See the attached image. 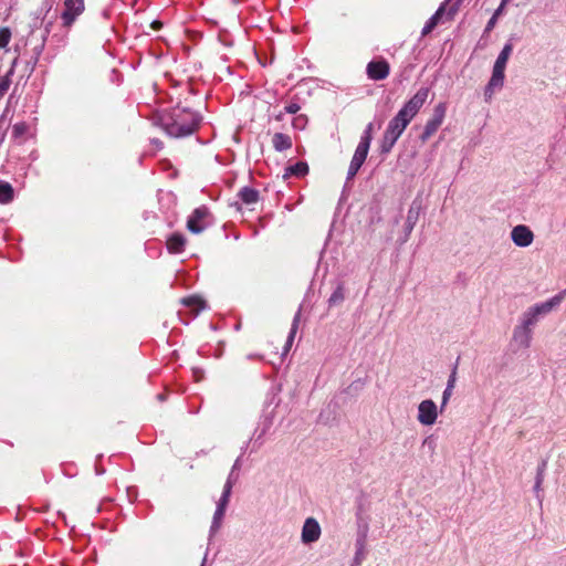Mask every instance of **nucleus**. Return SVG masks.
<instances>
[{
	"label": "nucleus",
	"instance_id": "nucleus-25",
	"mask_svg": "<svg viewBox=\"0 0 566 566\" xmlns=\"http://www.w3.org/2000/svg\"><path fill=\"white\" fill-rule=\"evenodd\" d=\"M399 139V137L395 136L394 134L385 130L381 143H380V153L381 154H388L395 146L396 142Z\"/></svg>",
	"mask_w": 566,
	"mask_h": 566
},
{
	"label": "nucleus",
	"instance_id": "nucleus-35",
	"mask_svg": "<svg viewBox=\"0 0 566 566\" xmlns=\"http://www.w3.org/2000/svg\"><path fill=\"white\" fill-rule=\"evenodd\" d=\"M228 503H229V497L221 496V499L219 500V503H218V507H217V509H219L220 513H224Z\"/></svg>",
	"mask_w": 566,
	"mask_h": 566
},
{
	"label": "nucleus",
	"instance_id": "nucleus-30",
	"mask_svg": "<svg viewBox=\"0 0 566 566\" xmlns=\"http://www.w3.org/2000/svg\"><path fill=\"white\" fill-rule=\"evenodd\" d=\"M455 369L453 370V373L451 374L450 376V379H449V382H448V387L446 388L444 392H443V398H442V406H441V411L443 410V407L446 406L450 395H451V390L454 386V382H455Z\"/></svg>",
	"mask_w": 566,
	"mask_h": 566
},
{
	"label": "nucleus",
	"instance_id": "nucleus-22",
	"mask_svg": "<svg viewBox=\"0 0 566 566\" xmlns=\"http://www.w3.org/2000/svg\"><path fill=\"white\" fill-rule=\"evenodd\" d=\"M17 63H18V57H15L12 61L11 67L9 69V71L3 76L0 77V99L7 94V92L10 88V85L12 82L11 77L14 74V69H15Z\"/></svg>",
	"mask_w": 566,
	"mask_h": 566
},
{
	"label": "nucleus",
	"instance_id": "nucleus-7",
	"mask_svg": "<svg viewBox=\"0 0 566 566\" xmlns=\"http://www.w3.org/2000/svg\"><path fill=\"white\" fill-rule=\"evenodd\" d=\"M210 212L206 206L196 208L187 220V229L195 234L203 232L207 228L205 220L209 217Z\"/></svg>",
	"mask_w": 566,
	"mask_h": 566
},
{
	"label": "nucleus",
	"instance_id": "nucleus-40",
	"mask_svg": "<svg viewBox=\"0 0 566 566\" xmlns=\"http://www.w3.org/2000/svg\"><path fill=\"white\" fill-rule=\"evenodd\" d=\"M503 9L504 8H501V4H500L499 8L496 9L495 13H494L495 18L502 12Z\"/></svg>",
	"mask_w": 566,
	"mask_h": 566
},
{
	"label": "nucleus",
	"instance_id": "nucleus-2",
	"mask_svg": "<svg viewBox=\"0 0 566 566\" xmlns=\"http://www.w3.org/2000/svg\"><path fill=\"white\" fill-rule=\"evenodd\" d=\"M429 95L427 87H421L417 93L401 107L394 118L390 119L386 128L387 132L400 137L410 122L424 105Z\"/></svg>",
	"mask_w": 566,
	"mask_h": 566
},
{
	"label": "nucleus",
	"instance_id": "nucleus-41",
	"mask_svg": "<svg viewBox=\"0 0 566 566\" xmlns=\"http://www.w3.org/2000/svg\"><path fill=\"white\" fill-rule=\"evenodd\" d=\"M509 1H510V0H502V1H501V8H504V7H505V4H506Z\"/></svg>",
	"mask_w": 566,
	"mask_h": 566
},
{
	"label": "nucleus",
	"instance_id": "nucleus-5",
	"mask_svg": "<svg viewBox=\"0 0 566 566\" xmlns=\"http://www.w3.org/2000/svg\"><path fill=\"white\" fill-rule=\"evenodd\" d=\"M84 0H64L63 11L61 13L62 24L70 28L75 20L84 12Z\"/></svg>",
	"mask_w": 566,
	"mask_h": 566
},
{
	"label": "nucleus",
	"instance_id": "nucleus-21",
	"mask_svg": "<svg viewBox=\"0 0 566 566\" xmlns=\"http://www.w3.org/2000/svg\"><path fill=\"white\" fill-rule=\"evenodd\" d=\"M308 174V165L305 161H297L294 165H291L285 168V172L283 175L284 178H287L290 176L295 177H304Z\"/></svg>",
	"mask_w": 566,
	"mask_h": 566
},
{
	"label": "nucleus",
	"instance_id": "nucleus-12",
	"mask_svg": "<svg viewBox=\"0 0 566 566\" xmlns=\"http://www.w3.org/2000/svg\"><path fill=\"white\" fill-rule=\"evenodd\" d=\"M368 151L369 147L365 145V143L358 144L348 167L347 180L353 179L357 175V172L359 171L360 167L363 166L367 158Z\"/></svg>",
	"mask_w": 566,
	"mask_h": 566
},
{
	"label": "nucleus",
	"instance_id": "nucleus-28",
	"mask_svg": "<svg viewBox=\"0 0 566 566\" xmlns=\"http://www.w3.org/2000/svg\"><path fill=\"white\" fill-rule=\"evenodd\" d=\"M298 322H300V314H296L293 319V324H292V327H291V331H290V334H289V337L286 340V345H285L286 352L291 348V346L293 344L294 337H295L297 328H298Z\"/></svg>",
	"mask_w": 566,
	"mask_h": 566
},
{
	"label": "nucleus",
	"instance_id": "nucleus-8",
	"mask_svg": "<svg viewBox=\"0 0 566 566\" xmlns=\"http://www.w3.org/2000/svg\"><path fill=\"white\" fill-rule=\"evenodd\" d=\"M438 417L437 405L431 399H426L419 403L418 421L423 426H431Z\"/></svg>",
	"mask_w": 566,
	"mask_h": 566
},
{
	"label": "nucleus",
	"instance_id": "nucleus-26",
	"mask_svg": "<svg viewBox=\"0 0 566 566\" xmlns=\"http://www.w3.org/2000/svg\"><path fill=\"white\" fill-rule=\"evenodd\" d=\"M13 188L12 186L7 182L0 180V203L7 205L13 200Z\"/></svg>",
	"mask_w": 566,
	"mask_h": 566
},
{
	"label": "nucleus",
	"instance_id": "nucleus-37",
	"mask_svg": "<svg viewBox=\"0 0 566 566\" xmlns=\"http://www.w3.org/2000/svg\"><path fill=\"white\" fill-rule=\"evenodd\" d=\"M150 25L154 30H160L163 28V23L158 20L153 21Z\"/></svg>",
	"mask_w": 566,
	"mask_h": 566
},
{
	"label": "nucleus",
	"instance_id": "nucleus-38",
	"mask_svg": "<svg viewBox=\"0 0 566 566\" xmlns=\"http://www.w3.org/2000/svg\"><path fill=\"white\" fill-rule=\"evenodd\" d=\"M223 515H224V513H220L219 509H217L214 512V522L221 520Z\"/></svg>",
	"mask_w": 566,
	"mask_h": 566
},
{
	"label": "nucleus",
	"instance_id": "nucleus-32",
	"mask_svg": "<svg viewBox=\"0 0 566 566\" xmlns=\"http://www.w3.org/2000/svg\"><path fill=\"white\" fill-rule=\"evenodd\" d=\"M28 132V125L24 122L15 123L12 127L13 138H20Z\"/></svg>",
	"mask_w": 566,
	"mask_h": 566
},
{
	"label": "nucleus",
	"instance_id": "nucleus-29",
	"mask_svg": "<svg viewBox=\"0 0 566 566\" xmlns=\"http://www.w3.org/2000/svg\"><path fill=\"white\" fill-rule=\"evenodd\" d=\"M12 32L8 27L0 28V49H6L11 41Z\"/></svg>",
	"mask_w": 566,
	"mask_h": 566
},
{
	"label": "nucleus",
	"instance_id": "nucleus-33",
	"mask_svg": "<svg viewBox=\"0 0 566 566\" xmlns=\"http://www.w3.org/2000/svg\"><path fill=\"white\" fill-rule=\"evenodd\" d=\"M373 128H374L373 123H369L367 125L363 136L360 137V142L359 143H365V145L370 147V144H371V140H373Z\"/></svg>",
	"mask_w": 566,
	"mask_h": 566
},
{
	"label": "nucleus",
	"instance_id": "nucleus-16",
	"mask_svg": "<svg viewBox=\"0 0 566 566\" xmlns=\"http://www.w3.org/2000/svg\"><path fill=\"white\" fill-rule=\"evenodd\" d=\"M321 536V526L314 517L305 520L302 528V542L304 544H311L318 541Z\"/></svg>",
	"mask_w": 566,
	"mask_h": 566
},
{
	"label": "nucleus",
	"instance_id": "nucleus-17",
	"mask_svg": "<svg viewBox=\"0 0 566 566\" xmlns=\"http://www.w3.org/2000/svg\"><path fill=\"white\" fill-rule=\"evenodd\" d=\"M504 71L493 66L492 76L485 87L484 96L490 101L495 91L501 90L504 85Z\"/></svg>",
	"mask_w": 566,
	"mask_h": 566
},
{
	"label": "nucleus",
	"instance_id": "nucleus-1",
	"mask_svg": "<svg viewBox=\"0 0 566 566\" xmlns=\"http://www.w3.org/2000/svg\"><path fill=\"white\" fill-rule=\"evenodd\" d=\"M200 120L198 113L179 105L163 112L158 118L163 130L176 138L193 134L199 128Z\"/></svg>",
	"mask_w": 566,
	"mask_h": 566
},
{
	"label": "nucleus",
	"instance_id": "nucleus-10",
	"mask_svg": "<svg viewBox=\"0 0 566 566\" xmlns=\"http://www.w3.org/2000/svg\"><path fill=\"white\" fill-rule=\"evenodd\" d=\"M368 151L369 147L365 145V143L358 144L348 167L347 180L353 179L357 175V172L359 171L360 167L363 166L367 158Z\"/></svg>",
	"mask_w": 566,
	"mask_h": 566
},
{
	"label": "nucleus",
	"instance_id": "nucleus-27",
	"mask_svg": "<svg viewBox=\"0 0 566 566\" xmlns=\"http://www.w3.org/2000/svg\"><path fill=\"white\" fill-rule=\"evenodd\" d=\"M545 470H546V461H543V462L537 467V471H536V478H535L534 491H535L537 494L542 491V484H543V482H544Z\"/></svg>",
	"mask_w": 566,
	"mask_h": 566
},
{
	"label": "nucleus",
	"instance_id": "nucleus-6",
	"mask_svg": "<svg viewBox=\"0 0 566 566\" xmlns=\"http://www.w3.org/2000/svg\"><path fill=\"white\" fill-rule=\"evenodd\" d=\"M446 105L443 103H439L434 109L432 117L427 122L423 133L420 135V139L422 143H426L441 126L446 116Z\"/></svg>",
	"mask_w": 566,
	"mask_h": 566
},
{
	"label": "nucleus",
	"instance_id": "nucleus-4",
	"mask_svg": "<svg viewBox=\"0 0 566 566\" xmlns=\"http://www.w3.org/2000/svg\"><path fill=\"white\" fill-rule=\"evenodd\" d=\"M449 1L450 0H448L446 3H443L437 10V12L427 21V23L423 27L422 32H421L422 35L429 34L440 22H444V21L454 19L457 11H458L457 6H458L459 1L455 0L452 4H450L449 9L447 10Z\"/></svg>",
	"mask_w": 566,
	"mask_h": 566
},
{
	"label": "nucleus",
	"instance_id": "nucleus-39",
	"mask_svg": "<svg viewBox=\"0 0 566 566\" xmlns=\"http://www.w3.org/2000/svg\"><path fill=\"white\" fill-rule=\"evenodd\" d=\"M495 19H496V18H495V15H493V17L491 18V20H490V21H489V23H488V28H489V29L494 24Z\"/></svg>",
	"mask_w": 566,
	"mask_h": 566
},
{
	"label": "nucleus",
	"instance_id": "nucleus-20",
	"mask_svg": "<svg viewBox=\"0 0 566 566\" xmlns=\"http://www.w3.org/2000/svg\"><path fill=\"white\" fill-rule=\"evenodd\" d=\"M238 197L241 201L248 206L254 205L259 201L260 193L256 189L251 187H243L238 192Z\"/></svg>",
	"mask_w": 566,
	"mask_h": 566
},
{
	"label": "nucleus",
	"instance_id": "nucleus-11",
	"mask_svg": "<svg viewBox=\"0 0 566 566\" xmlns=\"http://www.w3.org/2000/svg\"><path fill=\"white\" fill-rule=\"evenodd\" d=\"M368 151L369 147L365 145V143L358 144L348 167L347 180L353 179L357 175V172L359 171L360 167L363 166L367 158Z\"/></svg>",
	"mask_w": 566,
	"mask_h": 566
},
{
	"label": "nucleus",
	"instance_id": "nucleus-36",
	"mask_svg": "<svg viewBox=\"0 0 566 566\" xmlns=\"http://www.w3.org/2000/svg\"><path fill=\"white\" fill-rule=\"evenodd\" d=\"M232 483L230 480H228L227 483L224 484L222 496L230 497Z\"/></svg>",
	"mask_w": 566,
	"mask_h": 566
},
{
	"label": "nucleus",
	"instance_id": "nucleus-18",
	"mask_svg": "<svg viewBox=\"0 0 566 566\" xmlns=\"http://www.w3.org/2000/svg\"><path fill=\"white\" fill-rule=\"evenodd\" d=\"M186 238L181 234V233H172L168 239H167V249L170 253H181L184 250H185V245H186Z\"/></svg>",
	"mask_w": 566,
	"mask_h": 566
},
{
	"label": "nucleus",
	"instance_id": "nucleus-34",
	"mask_svg": "<svg viewBox=\"0 0 566 566\" xmlns=\"http://www.w3.org/2000/svg\"><path fill=\"white\" fill-rule=\"evenodd\" d=\"M301 109V106L297 103H290L285 106V112L289 114H296Z\"/></svg>",
	"mask_w": 566,
	"mask_h": 566
},
{
	"label": "nucleus",
	"instance_id": "nucleus-19",
	"mask_svg": "<svg viewBox=\"0 0 566 566\" xmlns=\"http://www.w3.org/2000/svg\"><path fill=\"white\" fill-rule=\"evenodd\" d=\"M272 145L275 150L284 151L292 148V138L283 133H275L272 137Z\"/></svg>",
	"mask_w": 566,
	"mask_h": 566
},
{
	"label": "nucleus",
	"instance_id": "nucleus-3",
	"mask_svg": "<svg viewBox=\"0 0 566 566\" xmlns=\"http://www.w3.org/2000/svg\"><path fill=\"white\" fill-rule=\"evenodd\" d=\"M565 295V292H562L548 301L537 303L531 307H528L521 316L518 324L527 329L533 332L534 326L538 322L542 315H546L551 313L556 306L560 304Z\"/></svg>",
	"mask_w": 566,
	"mask_h": 566
},
{
	"label": "nucleus",
	"instance_id": "nucleus-9",
	"mask_svg": "<svg viewBox=\"0 0 566 566\" xmlns=\"http://www.w3.org/2000/svg\"><path fill=\"white\" fill-rule=\"evenodd\" d=\"M533 332L517 324L512 333L511 345L516 349H527L531 347Z\"/></svg>",
	"mask_w": 566,
	"mask_h": 566
},
{
	"label": "nucleus",
	"instance_id": "nucleus-31",
	"mask_svg": "<svg viewBox=\"0 0 566 566\" xmlns=\"http://www.w3.org/2000/svg\"><path fill=\"white\" fill-rule=\"evenodd\" d=\"M345 298V295H344V289L343 286H337V289L332 293L329 300H328V303L329 305H335V304H338V303H342Z\"/></svg>",
	"mask_w": 566,
	"mask_h": 566
},
{
	"label": "nucleus",
	"instance_id": "nucleus-23",
	"mask_svg": "<svg viewBox=\"0 0 566 566\" xmlns=\"http://www.w3.org/2000/svg\"><path fill=\"white\" fill-rule=\"evenodd\" d=\"M181 303L185 306L190 307L196 313H199L201 310H203L206 307V301L198 295H191V296L184 297L181 300Z\"/></svg>",
	"mask_w": 566,
	"mask_h": 566
},
{
	"label": "nucleus",
	"instance_id": "nucleus-24",
	"mask_svg": "<svg viewBox=\"0 0 566 566\" xmlns=\"http://www.w3.org/2000/svg\"><path fill=\"white\" fill-rule=\"evenodd\" d=\"M512 51H513L512 43L511 42L505 43L493 66L497 67V69L505 70L507 60H509Z\"/></svg>",
	"mask_w": 566,
	"mask_h": 566
},
{
	"label": "nucleus",
	"instance_id": "nucleus-15",
	"mask_svg": "<svg viewBox=\"0 0 566 566\" xmlns=\"http://www.w3.org/2000/svg\"><path fill=\"white\" fill-rule=\"evenodd\" d=\"M367 75L370 80H385L390 72L389 63L386 60L370 61L366 67Z\"/></svg>",
	"mask_w": 566,
	"mask_h": 566
},
{
	"label": "nucleus",
	"instance_id": "nucleus-13",
	"mask_svg": "<svg viewBox=\"0 0 566 566\" xmlns=\"http://www.w3.org/2000/svg\"><path fill=\"white\" fill-rule=\"evenodd\" d=\"M368 151L369 147L365 145V143L358 144L348 167L347 180L353 179L357 175V172L359 171L360 167L363 166L367 158Z\"/></svg>",
	"mask_w": 566,
	"mask_h": 566
},
{
	"label": "nucleus",
	"instance_id": "nucleus-14",
	"mask_svg": "<svg viewBox=\"0 0 566 566\" xmlns=\"http://www.w3.org/2000/svg\"><path fill=\"white\" fill-rule=\"evenodd\" d=\"M511 239L516 247L527 248L534 241V233L527 226L518 224L512 229Z\"/></svg>",
	"mask_w": 566,
	"mask_h": 566
},
{
	"label": "nucleus",
	"instance_id": "nucleus-42",
	"mask_svg": "<svg viewBox=\"0 0 566 566\" xmlns=\"http://www.w3.org/2000/svg\"><path fill=\"white\" fill-rule=\"evenodd\" d=\"M36 62H38V56L34 59L33 65H32V67H31V72L33 71L34 65L36 64Z\"/></svg>",
	"mask_w": 566,
	"mask_h": 566
}]
</instances>
